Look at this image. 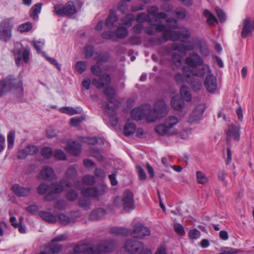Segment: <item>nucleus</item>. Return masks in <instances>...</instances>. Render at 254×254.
Returning <instances> with one entry per match:
<instances>
[{
    "label": "nucleus",
    "mask_w": 254,
    "mask_h": 254,
    "mask_svg": "<svg viewBox=\"0 0 254 254\" xmlns=\"http://www.w3.org/2000/svg\"><path fill=\"white\" fill-rule=\"evenodd\" d=\"M134 19V16L131 13L127 14L124 17L121 19V21L123 22V26L125 25L127 27H129L132 25V22Z\"/></svg>",
    "instance_id": "obj_39"
},
{
    "label": "nucleus",
    "mask_w": 254,
    "mask_h": 254,
    "mask_svg": "<svg viewBox=\"0 0 254 254\" xmlns=\"http://www.w3.org/2000/svg\"><path fill=\"white\" fill-rule=\"evenodd\" d=\"M45 45V41H33V45L37 51V53H41L43 56H45L46 53L43 51H42V49L43 48Z\"/></svg>",
    "instance_id": "obj_40"
},
{
    "label": "nucleus",
    "mask_w": 254,
    "mask_h": 254,
    "mask_svg": "<svg viewBox=\"0 0 254 254\" xmlns=\"http://www.w3.org/2000/svg\"><path fill=\"white\" fill-rule=\"evenodd\" d=\"M110 232L116 235L127 236L129 234L130 231L128 229L122 227H113L110 229Z\"/></svg>",
    "instance_id": "obj_36"
},
{
    "label": "nucleus",
    "mask_w": 254,
    "mask_h": 254,
    "mask_svg": "<svg viewBox=\"0 0 254 254\" xmlns=\"http://www.w3.org/2000/svg\"><path fill=\"white\" fill-rule=\"evenodd\" d=\"M39 215L45 221L50 223H55L57 222L56 217L50 212L46 211H40Z\"/></svg>",
    "instance_id": "obj_30"
},
{
    "label": "nucleus",
    "mask_w": 254,
    "mask_h": 254,
    "mask_svg": "<svg viewBox=\"0 0 254 254\" xmlns=\"http://www.w3.org/2000/svg\"><path fill=\"white\" fill-rule=\"evenodd\" d=\"M199 52L203 57H207L209 54V50L205 43L199 44Z\"/></svg>",
    "instance_id": "obj_62"
},
{
    "label": "nucleus",
    "mask_w": 254,
    "mask_h": 254,
    "mask_svg": "<svg viewBox=\"0 0 254 254\" xmlns=\"http://www.w3.org/2000/svg\"><path fill=\"white\" fill-rule=\"evenodd\" d=\"M14 90V93L17 98H21L23 95L22 82L17 81L12 75H8L0 80V97L4 96L11 90Z\"/></svg>",
    "instance_id": "obj_3"
},
{
    "label": "nucleus",
    "mask_w": 254,
    "mask_h": 254,
    "mask_svg": "<svg viewBox=\"0 0 254 254\" xmlns=\"http://www.w3.org/2000/svg\"><path fill=\"white\" fill-rule=\"evenodd\" d=\"M11 32L0 30V40L4 42L9 41L11 38Z\"/></svg>",
    "instance_id": "obj_54"
},
{
    "label": "nucleus",
    "mask_w": 254,
    "mask_h": 254,
    "mask_svg": "<svg viewBox=\"0 0 254 254\" xmlns=\"http://www.w3.org/2000/svg\"><path fill=\"white\" fill-rule=\"evenodd\" d=\"M136 130V126L132 123H127L125 125L124 132L126 136H129L133 134Z\"/></svg>",
    "instance_id": "obj_37"
},
{
    "label": "nucleus",
    "mask_w": 254,
    "mask_h": 254,
    "mask_svg": "<svg viewBox=\"0 0 254 254\" xmlns=\"http://www.w3.org/2000/svg\"><path fill=\"white\" fill-rule=\"evenodd\" d=\"M13 24L10 18H5L0 23V30L11 32Z\"/></svg>",
    "instance_id": "obj_32"
},
{
    "label": "nucleus",
    "mask_w": 254,
    "mask_h": 254,
    "mask_svg": "<svg viewBox=\"0 0 254 254\" xmlns=\"http://www.w3.org/2000/svg\"><path fill=\"white\" fill-rule=\"evenodd\" d=\"M175 14L179 19H184L187 14L186 10L183 8H178L175 11Z\"/></svg>",
    "instance_id": "obj_64"
},
{
    "label": "nucleus",
    "mask_w": 254,
    "mask_h": 254,
    "mask_svg": "<svg viewBox=\"0 0 254 254\" xmlns=\"http://www.w3.org/2000/svg\"><path fill=\"white\" fill-rule=\"evenodd\" d=\"M45 247L49 250V252L52 254L59 253L62 249V247L61 245L56 244L55 242L53 241L46 245Z\"/></svg>",
    "instance_id": "obj_35"
},
{
    "label": "nucleus",
    "mask_w": 254,
    "mask_h": 254,
    "mask_svg": "<svg viewBox=\"0 0 254 254\" xmlns=\"http://www.w3.org/2000/svg\"><path fill=\"white\" fill-rule=\"evenodd\" d=\"M11 190L17 196L19 197L27 196L31 192V188L29 187H22L18 184H13Z\"/></svg>",
    "instance_id": "obj_22"
},
{
    "label": "nucleus",
    "mask_w": 254,
    "mask_h": 254,
    "mask_svg": "<svg viewBox=\"0 0 254 254\" xmlns=\"http://www.w3.org/2000/svg\"><path fill=\"white\" fill-rule=\"evenodd\" d=\"M205 110L204 104H201L198 105L192 112L189 119V122L193 123L199 121L203 114Z\"/></svg>",
    "instance_id": "obj_17"
},
{
    "label": "nucleus",
    "mask_w": 254,
    "mask_h": 254,
    "mask_svg": "<svg viewBox=\"0 0 254 254\" xmlns=\"http://www.w3.org/2000/svg\"><path fill=\"white\" fill-rule=\"evenodd\" d=\"M64 185L69 188L72 186L71 183L66 179H63L58 184L52 183L49 186L45 183L40 184L37 188V191L40 194H44L48 190L52 193H60L63 191Z\"/></svg>",
    "instance_id": "obj_5"
},
{
    "label": "nucleus",
    "mask_w": 254,
    "mask_h": 254,
    "mask_svg": "<svg viewBox=\"0 0 254 254\" xmlns=\"http://www.w3.org/2000/svg\"><path fill=\"white\" fill-rule=\"evenodd\" d=\"M183 71L185 76H186V80L187 82L190 83L192 90L195 91L199 90L202 86L201 82L199 80L190 81V78L194 75H192L191 73H188V72L185 69V67H183Z\"/></svg>",
    "instance_id": "obj_25"
},
{
    "label": "nucleus",
    "mask_w": 254,
    "mask_h": 254,
    "mask_svg": "<svg viewBox=\"0 0 254 254\" xmlns=\"http://www.w3.org/2000/svg\"><path fill=\"white\" fill-rule=\"evenodd\" d=\"M186 63L192 69L189 73L197 77H203L206 71L210 72V69L208 65L203 64V60L201 57L195 52L189 54L186 58Z\"/></svg>",
    "instance_id": "obj_2"
},
{
    "label": "nucleus",
    "mask_w": 254,
    "mask_h": 254,
    "mask_svg": "<svg viewBox=\"0 0 254 254\" xmlns=\"http://www.w3.org/2000/svg\"><path fill=\"white\" fill-rule=\"evenodd\" d=\"M174 229L175 231L179 235L182 236L185 233L183 226L180 223H176L174 224Z\"/></svg>",
    "instance_id": "obj_63"
},
{
    "label": "nucleus",
    "mask_w": 254,
    "mask_h": 254,
    "mask_svg": "<svg viewBox=\"0 0 254 254\" xmlns=\"http://www.w3.org/2000/svg\"><path fill=\"white\" fill-rule=\"evenodd\" d=\"M125 248L131 254H136L139 250H142L140 254H151L150 250L144 249L142 243L133 240H128L125 244Z\"/></svg>",
    "instance_id": "obj_8"
},
{
    "label": "nucleus",
    "mask_w": 254,
    "mask_h": 254,
    "mask_svg": "<svg viewBox=\"0 0 254 254\" xmlns=\"http://www.w3.org/2000/svg\"><path fill=\"white\" fill-rule=\"evenodd\" d=\"M241 251L232 248L225 247L222 249V252L219 254H236L240 253Z\"/></svg>",
    "instance_id": "obj_59"
},
{
    "label": "nucleus",
    "mask_w": 254,
    "mask_h": 254,
    "mask_svg": "<svg viewBox=\"0 0 254 254\" xmlns=\"http://www.w3.org/2000/svg\"><path fill=\"white\" fill-rule=\"evenodd\" d=\"M196 176L197 183L199 184L204 185L208 181L206 176L200 171H198L196 172Z\"/></svg>",
    "instance_id": "obj_46"
},
{
    "label": "nucleus",
    "mask_w": 254,
    "mask_h": 254,
    "mask_svg": "<svg viewBox=\"0 0 254 254\" xmlns=\"http://www.w3.org/2000/svg\"><path fill=\"white\" fill-rule=\"evenodd\" d=\"M42 156L46 159L50 158L53 155V150L50 147H44L41 150Z\"/></svg>",
    "instance_id": "obj_53"
},
{
    "label": "nucleus",
    "mask_w": 254,
    "mask_h": 254,
    "mask_svg": "<svg viewBox=\"0 0 254 254\" xmlns=\"http://www.w3.org/2000/svg\"><path fill=\"white\" fill-rule=\"evenodd\" d=\"M168 112V106L163 100H159L156 101L154 106L153 116L150 114L146 115V120L147 122L152 123L156 121L157 119L165 117Z\"/></svg>",
    "instance_id": "obj_7"
},
{
    "label": "nucleus",
    "mask_w": 254,
    "mask_h": 254,
    "mask_svg": "<svg viewBox=\"0 0 254 254\" xmlns=\"http://www.w3.org/2000/svg\"><path fill=\"white\" fill-rule=\"evenodd\" d=\"M16 65L19 67L23 62L27 64L29 61L30 50L28 46L23 47L21 44H17L12 51Z\"/></svg>",
    "instance_id": "obj_6"
},
{
    "label": "nucleus",
    "mask_w": 254,
    "mask_h": 254,
    "mask_svg": "<svg viewBox=\"0 0 254 254\" xmlns=\"http://www.w3.org/2000/svg\"><path fill=\"white\" fill-rule=\"evenodd\" d=\"M116 37L120 39H124L128 35V31L127 27L120 24L116 30L115 33Z\"/></svg>",
    "instance_id": "obj_33"
},
{
    "label": "nucleus",
    "mask_w": 254,
    "mask_h": 254,
    "mask_svg": "<svg viewBox=\"0 0 254 254\" xmlns=\"http://www.w3.org/2000/svg\"><path fill=\"white\" fill-rule=\"evenodd\" d=\"M166 22L168 27L171 29H176L178 28V21L173 18L167 19Z\"/></svg>",
    "instance_id": "obj_58"
},
{
    "label": "nucleus",
    "mask_w": 254,
    "mask_h": 254,
    "mask_svg": "<svg viewBox=\"0 0 254 254\" xmlns=\"http://www.w3.org/2000/svg\"><path fill=\"white\" fill-rule=\"evenodd\" d=\"M32 28V25L30 22H26L22 24L18 27V30L21 33L29 31Z\"/></svg>",
    "instance_id": "obj_56"
},
{
    "label": "nucleus",
    "mask_w": 254,
    "mask_h": 254,
    "mask_svg": "<svg viewBox=\"0 0 254 254\" xmlns=\"http://www.w3.org/2000/svg\"><path fill=\"white\" fill-rule=\"evenodd\" d=\"M117 107L110 106L109 104H106L105 109L106 115L109 118V121L113 126H116L118 122V119L117 117Z\"/></svg>",
    "instance_id": "obj_19"
},
{
    "label": "nucleus",
    "mask_w": 254,
    "mask_h": 254,
    "mask_svg": "<svg viewBox=\"0 0 254 254\" xmlns=\"http://www.w3.org/2000/svg\"><path fill=\"white\" fill-rule=\"evenodd\" d=\"M122 205L124 209L127 211L134 208L133 194L131 191L127 190L124 191L122 198Z\"/></svg>",
    "instance_id": "obj_10"
},
{
    "label": "nucleus",
    "mask_w": 254,
    "mask_h": 254,
    "mask_svg": "<svg viewBox=\"0 0 254 254\" xmlns=\"http://www.w3.org/2000/svg\"><path fill=\"white\" fill-rule=\"evenodd\" d=\"M168 35H169V40H170L173 42H176L180 40L179 31H176L169 30Z\"/></svg>",
    "instance_id": "obj_55"
},
{
    "label": "nucleus",
    "mask_w": 254,
    "mask_h": 254,
    "mask_svg": "<svg viewBox=\"0 0 254 254\" xmlns=\"http://www.w3.org/2000/svg\"><path fill=\"white\" fill-rule=\"evenodd\" d=\"M54 155L57 160H64L66 158L64 152L60 149L56 150L54 153Z\"/></svg>",
    "instance_id": "obj_60"
},
{
    "label": "nucleus",
    "mask_w": 254,
    "mask_h": 254,
    "mask_svg": "<svg viewBox=\"0 0 254 254\" xmlns=\"http://www.w3.org/2000/svg\"><path fill=\"white\" fill-rule=\"evenodd\" d=\"M154 26H156V31L162 32V36L159 37L157 39V43L161 44L163 43H166L169 40L168 36V32L169 30L166 29V27L165 25L162 24H153Z\"/></svg>",
    "instance_id": "obj_20"
},
{
    "label": "nucleus",
    "mask_w": 254,
    "mask_h": 254,
    "mask_svg": "<svg viewBox=\"0 0 254 254\" xmlns=\"http://www.w3.org/2000/svg\"><path fill=\"white\" fill-rule=\"evenodd\" d=\"M58 217L59 221L63 225H66L69 223H73V221L64 213L59 214Z\"/></svg>",
    "instance_id": "obj_52"
},
{
    "label": "nucleus",
    "mask_w": 254,
    "mask_h": 254,
    "mask_svg": "<svg viewBox=\"0 0 254 254\" xmlns=\"http://www.w3.org/2000/svg\"><path fill=\"white\" fill-rule=\"evenodd\" d=\"M203 15L206 18L207 24L209 26H214L218 22L217 19L214 15L208 9H205L204 10Z\"/></svg>",
    "instance_id": "obj_29"
},
{
    "label": "nucleus",
    "mask_w": 254,
    "mask_h": 254,
    "mask_svg": "<svg viewBox=\"0 0 254 254\" xmlns=\"http://www.w3.org/2000/svg\"><path fill=\"white\" fill-rule=\"evenodd\" d=\"M241 36L243 38H247L252 36L254 31V20L249 17H246L243 21Z\"/></svg>",
    "instance_id": "obj_11"
},
{
    "label": "nucleus",
    "mask_w": 254,
    "mask_h": 254,
    "mask_svg": "<svg viewBox=\"0 0 254 254\" xmlns=\"http://www.w3.org/2000/svg\"><path fill=\"white\" fill-rule=\"evenodd\" d=\"M179 32L180 39H189L191 37V31L186 27L180 28Z\"/></svg>",
    "instance_id": "obj_42"
},
{
    "label": "nucleus",
    "mask_w": 254,
    "mask_h": 254,
    "mask_svg": "<svg viewBox=\"0 0 254 254\" xmlns=\"http://www.w3.org/2000/svg\"><path fill=\"white\" fill-rule=\"evenodd\" d=\"M135 20L137 22L140 23L145 22L151 23L153 22L149 14L143 12L138 13L135 18Z\"/></svg>",
    "instance_id": "obj_34"
},
{
    "label": "nucleus",
    "mask_w": 254,
    "mask_h": 254,
    "mask_svg": "<svg viewBox=\"0 0 254 254\" xmlns=\"http://www.w3.org/2000/svg\"><path fill=\"white\" fill-rule=\"evenodd\" d=\"M104 93L108 98V101L112 103V100L114 98L115 92L114 89L111 86H108L104 89Z\"/></svg>",
    "instance_id": "obj_45"
},
{
    "label": "nucleus",
    "mask_w": 254,
    "mask_h": 254,
    "mask_svg": "<svg viewBox=\"0 0 254 254\" xmlns=\"http://www.w3.org/2000/svg\"><path fill=\"white\" fill-rule=\"evenodd\" d=\"M40 175L42 179L45 180H53L56 177L53 169L47 166L43 167L41 171Z\"/></svg>",
    "instance_id": "obj_24"
},
{
    "label": "nucleus",
    "mask_w": 254,
    "mask_h": 254,
    "mask_svg": "<svg viewBox=\"0 0 254 254\" xmlns=\"http://www.w3.org/2000/svg\"><path fill=\"white\" fill-rule=\"evenodd\" d=\"M83 183L87 186H92L96 182V178L91 175H86L82 178Z\"/></svg>",
    "instance_id": "obj_51"
},
{
    "label": "nucleus",
    "mask_w": 254,
    "mask_h": 254,
    "mask_svg": "<svg viewBox=\"0 0 254 254\" xmlns=\"http://www.w3.org/2000/svg\"><path fill=\"white\" fill-rule=\"evenodd\" d=\"M171 105L173 108L178 111H181L185 106L184 101L179 96H174L171 100Z\"/></svg>",
    "instance_id": "obj_27"
},
{
    "label": "nucleus",
    "mask_w": 254,
    "mask_h": 254,
    "mask_svg": "<svg viewBox=\"0 0 254 254\" xmlns=\"http://www.w3.org/2000/svg\"><path fill=\"white\" fill-rule=\"evenodd\" d=\"M80 182L75 184L76 188L81 190V194L85 198H80L79 201V205L85 210L89 209L90 205V200L87 197H93L98 198L103 195L108 190V187L106 185L102 184L98 187L80 188L78 186Z\"/></svg>",
    "instance_id": "obj_1"
},
{
    "label": "nucleus",
    "mask_w": 254,
    "mask_h": 254,
    "mask_svg": "<svg viewBox=\"0 0 254 254\" xmlns=\"http://www.w3.org/2000/svg\"><path fill=\"white\" fill-rule=\"evenodd\" d=\"M106 214V211L103 208H100L92 211L89 215L91 220H97L103 218Z\"/></svg>",
    "instance_id": "obj_28"
},
{
    "label": "nucleus",
    "mask_w": 254,
    "mask_h": 254,
    "mask_svg": "<svg viewBox=\"0 0 254 254\" xmlns=\"http://www.w3.org/2000/svg\"><path fill=\"white\" fill-rule=\"evenodd\" d=\"M226 133L228 141H230L232 139L237 141L240 140V130L238 126L234 124L230 125L228 129L226 131Z\"/></svg>",
    "instance_id": "obj_14"
},
{
    "label": "nucleus",
    "mask_w": 254,
    "mask_h": 254,
    "mask_svg": "<svg viewBox=\"0 0 254 254\" xmlns=\"http://www.w3.org/2000/svg\"><path fill=\"white\" fill-rule=\"evenodd\" d=\"M146 112L142 107L133 108L130 112V115L133 120H141L146 115Z\"/></svg>",
    "instance_id": "obj_23"
},
{
    "label": "nucleus",
    "mask_w": 254,
    "mask_h": 254,
    "mask_svg": "<svg viewBox=\"0 0 254 254\" xmlns=\"http://www.w3.org/2000/svg\"><path fill=\"white\" fill-rule=\"evenodd\" d=\"M15 132L14 131H10L8 132L7 136V148L11 149L14 146Z\"/></svg>",
    "instance_id": "obj_44"
},
{
    "label": "nucleus",
    "mask_w": 254,
    "mask_h": 254,
    "mask_svg": "<svg viewBox=\"0 0 254 254\" xmlns=\"http://www.w3.org/2000/svg\"><path fill=\"white\" fill-rule=\"evenodd\" d=\"M76 169L74 167H70L68 169L66 173V177L70 180H73L77 176Z\"/></svg>",
    "instance_id": "obj_57"
},
{
    "label": "nucleus",
    "mask_w": 254,
    "mask_h": 254,
    "mask_svg": "<svg viewBox=\"0 0 254 254\" xmlns=\"http://www.w3.org/2000/svg\"><path fill=\"white\" fill-rule=\"evenodd\" d=\"M54 12L58 15L70 16L75 14L77 10L74 2L69 0L64 5H55Z\"/></svg>",
    "instance_id": "obj_9"
},
{
    "label": "nucleus",
    "mask_w": 254,
    "mask_h": 254,
    "mask_svg": "<svg viewBox=\"0 0 254 254\" xmlns=\"http://www.w3.org/2000/svg\"><path fill=\"white\" fill-rule=\"evenodd\" d=\"M180 94L186 101L189 102L191 100V95L189 89L186 86H182L180 88Z\"/></svg>",
    "instance_id": "obj_38"
},
{
    "label": "nucleus",
    "mask_w": 254,
    "mask_h": 254,
    "mask_svg": "<svg viewBox=\"0 0 254 254\" xmlns=\"http://www.w3.org/2000/svg\"><path fill=\"white\" fill-rule=\"evenodd\" d=\"M64 148L68 153L74 156L79 155L81 151V145L74 141L67 142Z\"/></svg>",
    "instance_id": "obj_21"
},
{
    "label": "nucleus",
    "mask_w": 254,
    "mask_h": 254,
    "mask_svg": "<svg viewBox=\"0 0 254 254\" xmlns=\"http://www.w3.org/2000/svg\"><path fill=\"white\" fill-rule=\"evenodd\" d=\"M172 60L173 64L177 67L180 68L182 66L183 57L178 53H173L172 55Z\"/></svg>",
    "instance_id": "obj_43"
},
{
    "label": "nucleus",
    "mask_w": 254,
    "mask_h": 254,
    "mask_svg": "<svg viewBox=\"0 0 254 254\" xmlns=\"http://www.w3.org/2000/svg\"><path fill=\"white\" fill-rule=\"evenodd\" d=\"M136 169L139 180H145L146 178V174L143 168L139 165L136 166Z\"/></svg>",
    "instance_id": "obj_61"
},
{
    "label": "nucleus",
    "mask_w": 254,
    "mask_h": 254,
    "mask_svg": "<svg viewBox=\"0 0 254 254\" xmlns=\"http://www.w3.org/2000/svg\"><path fill=\"white\" fill-rule=\"evenodd\" d=\"M117 8L123 14L127 13L129 10L128 4L124 1H121L118 3Z\"/></svg>",
    "instance_id": "obj_49"
},
{
    "label": "nucleus",
    "mask_w": 254,
    "mask_h": 254,
    "mask_svg": "<svg viewBox=\"0 0 254 254\" xmlns=\"http://www.w3.org/2000/svg\"><path fill=\"white\" fill-rule=\"evenodd\" d=\"M155 130L156 132L161 135H164L170 132V129L166 126V124H161L157 126Z\"/></svg>",
    "instance_id": "obj_41"
},
{
    "label": "nucleus",
    "mask_w": 254,
    "mask_h": 254,
    "mask_svg": "<svg viewBox=\"0 0 254 254\" xmlns=\"http://www.w3.org/2000/svg\"><path fill=\"white\" fill-rule=\"evenodd\" d=\"M115 248L113 242L105 241L98 244L97 249L93 250L89 245L80 244L74 248V252L77 254H105L112 252Z\"/></svg>",
    "instance_id": "obj_4"
},
{
    "label": "nucleus",
    "mask_w": 254,
    "mask_h": 254,
    "mask_svg": "<svg viewBox=\"0 0 254 254\" xmlns=\"http://www.w3.org/2000/svg\"><path fill=\"white\" fill-rule=\"evenodd\" d=\"M178 120L177 117L171 116L166 119L165 123L166 124V126H167L168 127L171 129L175 125L178 123Z\"/></svg>",
    "instance_id": "obj_50"
},
{
    "label": "nucleus",
    "mask_w": 254,
    "mask_h": 254,
    "mask_svg": "<svg viewBox=\"0 0 254 254\" xmlns=\"http://www.w3.org/2000/svg\"><path fill=\"white\" fill-rule=\"evenodd\" d=\"M60 111L63 113L66 114L71 116L75 114H79L80 112L77 109H74L72 107H67L60 108Z\"/></svg>",
    "instance_id": "obj_48"
},
{
    "label": "nucleus",
    "mask_w": 254,
    "mask_h": 254,
    "mask_svg": "<svg viewBox=\"0 0 254 254\" xmlns=\"http://www.w3.org/2000/svg\"><path fill=\"white\" fill-rule=\"evenodd\" d=\"M171 47L174 51H177L179 52L184 51H191L194 49V45L190 41H181V43H173Z\"/></svg>",
    "instance_id": "obj_15"
},
{
    "label": "nucleus",
    "mask_w": 254,
    "mask_h": 254,
    "mask_svg": "<svg viewBox=\"0 0 254 254\" xmlns=\"http://www.w3.org/2000/svg\"><path fill=\"white\" fill-rule=\"evenodd\" d=\"M39 148L38 146L29 144L25 148L20 149L17 152V158L19 159H25L28 156L34 155L38 153Z\"/></svg>",
    "instance_id": "obj_13"
},
{
    "label": "nucleus",
    "mask_w": 254,
    "mask_h": 254,
    "mask_svg": "<svg viewBox=\"0 0 254 254\" xmlns=\"http://www.w3.org/2000/svg\"><path fill=\"white\" fill-rule=\"evenodd\" d=\"M111 78L108 73H104L99 76L98 78H94L92 80V84L98 89H101L106 85L111 83Z\"/></svg>",
    "instance_id": "obj_16"
},
{
    "label": "nucleus",
    "mask_w": 254,
    "mask_h": 254,
    "mask_svg": "<svg viewBox=\"0 0 254 254\" xmlns=\"http://www.w3.org/2000/svg\"><path fill=\"white\" fill-rule=\"evenodd\" d=\"M43 4L41 3H38L34 4L31 8L30 10V16L34 20L38 18V15L40 13Z\"/></svg>",
    "instance_id": "obj_31"
},
{
    "label": "nucleus",
    "mask_w": 254,
    "mask_h": 254,
    "mask_svg": "<svg viewBox=\"0 0 254 254\" xmlns=\"http://www.w3.org/2000/svg\"><path fill=\"white\" fill-rule=\"evenodd\" d=\"M118 20V17L116 11L115 10L112 9L110 10L109 14L106 20L105 25L108 28H112Z\"/></svg>",
    "instance_id": "obj_26"
},
{
    "label": "nucleus",
    "mask_w": 254,
    "mask_h": 254,
    "mask_svg": "<svg viewBox=\"0 0 254 254\" xmlns=\"http://www.w3.org/2000/svg\"><path fill=\"white\" fill-rule=\"evenodd\" d=\"M86 68V64L83 61H78L75 64V69L79 74L83 73Z\"/></svg>",
    "instance_id": "obj_47"
},
{
    "label": "nucleus",
    "mask_w": 254,
    "mask_h": 254,
    "mask_svg": "<svg viewBox=\"0 0 254 254\" xmlns=\"http://www.w3.org/2000/svg\"><path fill=\"white\" fill-rule=\"evenodd\" d=\"M205 88L209 93L215 92L217 89L216 78L213 74H209L205 77L204 83Z\"/></svg>",
    "instance_id": "obj_18"
},
{
    "label": "nucleus",
    "mask_w": 254,
    "mask_h": 254,
    "mask_svg": "<svg viewBox=\"0 0 254 254\" xmlns=\"http://www.w3.org/2000/svg\"><path fill=\"white\" fill-rule=\"evenodd\" d=\"M129 233L133 237L142 238L145 236L150 235V231L149 228L139 223L134 225L133 230L130 232Z\"/></svg>",
    "instance_id": "obj_12"
}]
</instances>
